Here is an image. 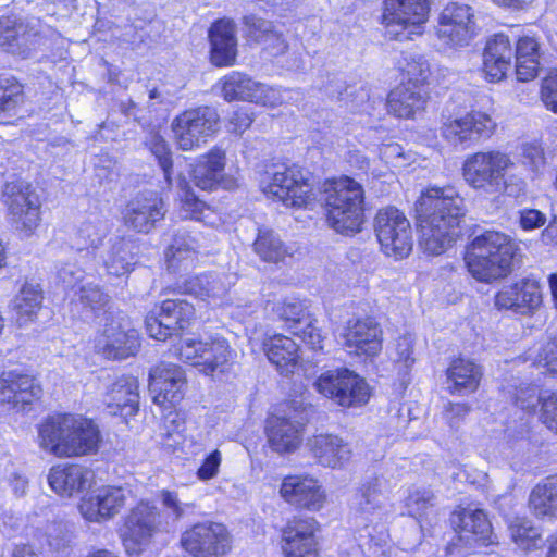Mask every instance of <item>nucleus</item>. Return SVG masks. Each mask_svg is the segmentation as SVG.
Returning a JSON list of instances; mask_svg holds the SVG:
<instances>
[{"instance_id": "nucleus-22", "label": "nucleus", "mask_w": 557, "mask_h": 557, "mask_svg": "<svg viewBox=\"0 0 557 557\" xmlns=\"http://www.w3.org/2000/svg\"><path fill=\"white\" fill-rule=\"evenodd\" d=\"M129 491L116 486H102L86 494L79 503V512L90 522L111 519L124 507Z\"/></svg>"}, {"instance_id": "nucleus-25", "label": "nucleus", "mask_w": 557, "mask_h": 557, "mask_svg": "<svg viewBox=\"0 0 557 557\" xmlns=\"http://www.w3.org/2000/svg\"><path fill=\"white\" fill-rule=\"evenodd\" d=\"M236 276L228 273H205L199 275L181 274L176 288L184 294L193 295L208 302L222 299L230 287L235 284Z\"/></svg>"}, {"instance_id": "nucleus-38", "label": "nucleus", "mask_w": 557, "mask_h": 557, "mask_svg": "<svg viewBox=\"0 0 557 557\" xmlns=\"http://www.w3.org/2000/svg\"><path fill=\"white\" fill-rule=\"evenodd\" d=\"M447 389L450 394L466 395L478 389L482 377L481 367L465 358L451 361L446 371Z\"/></svg>"}, {"instance_id": "nucleus-4", "label": "nucleus", "mask_w": 557, "mask_h": 557, "mask_svg": "<svg viewBox=\"0 0 557 557\" xmlns=\"http://www.w3.org/2000/svg\"><path fill=\"white\" fill-rule=\"evenodd\" d=\"M516 250V244L508 235L497 231H486L471 242L467 248L465 261L474 278L491 282L510 272Z\"/></svg>"}, {"instance_id": "nucleus-32", "label": "nucleus", "mask_w": 557, "mask_h": 557, "mask_svg": "<svg viewBox=\"0 0 557 557\" xmlns=\"http://www.w3.org/2000/svg\"><path fill=\"white\" fill-rule=\"evenodd\" d=\"M496 124L492 119L482 112H471L462 117H447L443 122L442 134L446 139L458 137V139L490 138Z\"/></svg>"}, {"instance_id": "nucleus-41", "label": "nucleus", "mask_w": 557, "mask_h": 557, "mask_svg": "<svg viewBox=\"0 0 557 557\" xmlns=\"http://www.w3.org/2000/svg\"><path fill=\"white\" fill-rule=\"evenodd\" d=\"M529 509L541 520H557V475L537 483L529 495Z\"/></svg>"}, {"instance_id": "nucleus-51", "label": "nucleus", "mask_w": 557, "mask_h": 557, "mask_svg": "<svg viewBox=\"0 0 557 557\" xmlns=\"http://www.w3.org/2000/svg\"><path fill=\"white\" fill-rule=\"evenodd\" d=\"M76 295L85 310L95 315H99L100 313H108V315H110L111 312L107 309L110 297L103 293L98 285L92 283L83 284L79 286Z\"/></svg>"}, {"instance_id": "nucleus-1", "label": "nucleus", "mask_w": 557, "mask_h": 557, "mask_svg": "<svg viewBox=\"0 0 557 557\" xmlns=\"http://www.w3.org/2000/svg\"><path fill=\"white\" fill-rule=\"evenodd\" d=\"M419 246L433 256L442 255L458 234L465 215L463 199L454 188H429L416 202Z\"/></svg>"}, {"instance_id": "nucleus-26", "label": "nucleus", "mask_w": 557, "mask_h": 557, "mask_svg": "<svg viewBox=\"0 0 557 557\" xmlns=\"http://www.w3.org/2000/svg\"><path fill=\"white\" fill-rule=\"evenodd\" d=\"M317 531L318 523L313 518L289 521L282 532L284 556L318 557Z\"/></svg>"}, {"instance_id": "nucleus-30", "label": "nucleus", "mask_w": 557, "mask_h": 557, "mask_svg": "<svg viewBox=\"0 0 557 557\" xmlns=\"http://www.w3.org/2000/svg\"><path fill=\"white\" fill-rule=\"evenodd\" d=\"M219 115L210 107L186 110L172 122V131L178 139L186 136L198 138L212 136L218 129Z\"/></svg>"}, {"instance_id": "nucleus-31", "label": "nucleus", "mask_w": 557, "mask_h": 557, "mask_svg": "<svg viewBox=\"0 0 557 557\" xmlns=\"http://www.w3.org/2000/svg\"><path fill=\"white\" fill-rule=\"evenodd\" d=\"M313 458L323 467L332 469L344 468L351 459L352 449L348 442L331 434H317L308 441Z\"/></svg>"}, {"instance_id": "nucleus-2", "label": "nucleus", "mask_w": 557, "mask_h": 557, "mask_svg": "<svg viewBox=\"0 0 557 557\" xmlns=\"http://www.w3.org/2000/svg\"><path fill=\"white\" fill-rule=\"evenodd\" d=\"M101 435L90 419L70 413L47 417L38 425V445L58 458L83 457L99 449Z\"/></svg>"}, {"instance_id": "nucleus-23", "label": "nucleus", "mask_w": 557, "mask_h": 557, "mask_svg": "<svg viewBox=\"0 0 557 557\" xmlns=\"http://www.w3.org/2000/svg\"><path fill=\"white\" fill-rule=\"evenodd\" d=\"M41 396V387L36 380L17 371L0 375V403L14 411H24Z\"/></svg>"}, {"instance_id": "nucleus-54", "label": "nucleus", "mask_w": 557, "mask_h": 557, "mask_svg": "<svg viewBox=\"0 0 557 557\" xmlns=\"http://www.w3.org/2000/svg\"><path fill=\"white\" fill-rule=\"evenodd\" d=\"M400 69L408 77L407 85L416 86L424 83L430 72L426 59L417 53H406L400 62Z\"/></svg>"}, {"instance_id": "nucleus-42", "label": "nucleus", "mask_w": 557, "mask_h": 557, "mask_svg": "<svg viewBox=\"0 0 557 557\" xmlns=\"http://www.w3.org/2000/svg\"><path fill=\"white\" fill-rule=\"evenodd\" d=\"M458 520L460 540L482 546L492 542V525L483 510L462 509Z\"/></svg>"}, {"instance_id": "nucleus-59", "label": "nucleus", "mask_w": 557, "mask_h": 557, "mask_svg": "<svg viewBox=\"0 0 557 557\" xmlns=\"http://www.w3.org/2000/svg\"><path fill=\"white\" fill-rule=\"evenodd\" d=\"M534 362L544 367L548 374L557 377V339L546 342L537 350Z\"/></svg>"}, {"instance_id": "nucleus-57", "label": "nucleus", "mask_w": 557, "mask_h": 557, "mask_svg": "<svg viewBox=\"0 0 557 557\" xmlns=\"http://www.w3.org/2000/svg\"><path fill=\"white\" fill-rule=\"evenodd\" d=\"M512 397L517 406H519L523 410L534 411L536 406L541 404L543 405V399L547 398V396L539 395L537 387L530 384L520 385L516 387V392ZM542 412L540 413V416Z\"/></svg>"}, {"instance_id": "nucleus-39", "label": "nucleus", "mask_w": 557, "mask_h": 557, "mask_svg": "<svg viewBox=\"0 0 557 557\" xmlns=\"http://www.w3.org/2000/svg\"><path fill=\"white\" fill-rule=\"evenodd\" d=\"M263 347L269 361L281 374L288 375L297 368L300 359L299 346L290 337L274 335L264 342Z\"/></svg>"}, {"instance_id": "nucleus-27", "label": "nucleus", "mask_w": 557, "mask_h": 557, "mask_svg": "<svg viewBox=\"0 0 557 557\" xmlns=\"http://www.w3.org/2000/svg\"><path fill=\"white\" fill-rule=\"evenodd\" d=\"M281 496L290 505L311 511L323 508L326 494L319 481L309 475H288L280 488Z\"/></svg>"}, {"instance_id": "nucleus-13", "label": "nucleus", "mask_w": 557, "mask_h": 557, "mask_svg": "<svg viewBox=\"0 0 557 557\" xmlns=\"http://www.w3.org/2000/svg\"><path fill=\"white\" fill-rule=\"evenodd\" d=\"M181 545L193 557H224L232 548V539L224 524L203 521L182 533Z\"/></svg>"}, {"instance_id": "nucleus-10", "label": "nucleus", "mask_w": 557, "mask_h": 557, "mask_svg": "<svg viewBox=\"0 0 557 557\" xmlns=\"http://www.w3.org/2000/svg\"><path fill=\"white\" fill-rule=\"evenodd\" d=\"M510 165V159L504 153H475L463 163V177L474 189L490 195L500 194L509 188L505 173Z\"/></svg>"}, {"instance_id": "nucleus-47", "label": "nucleus", "mask_w": 557, "mask_h": 557, "mask_svg": "<svg viewBox=\"0 0 557 557\" xmlns=\"http://www.w3.org/2000/svg\"><path fill=\"white\" fill-rule=\"evenodd\" d=\"M158 498L162 506L161 519L166 531L174 528L181 519L196 508L195 503L183 502L176 490L162 488L159 491Z\"/></svg>"}, {"instance_id": "nucleus-40", "label": "nucleus", "mask_w": 557, "mask_h": 557, "mask_svg": "<svg viewBox=\"0 0 557 557\" xmlns=\"http://www.w3.org/2000/svg\"><path fill=\"white\" fill-rule=\"evenodd\" d=\"M424 104L425 97L421 87L405 84L389 92L386 103L388 112L399 119L414 117L416 113L424 109Z\"/></svg>"}, {"instance_id": "nucleus-9", "label": "nucleus", "mask_w": 557, "mask_h": 557, "mask_svg": "<svg viewBox=\"0 0 557 557\" xmlns=\"http://www.w3.org/2000/svg\"><path fill=\"white\" fill-rule=\"evenodd\" d=\"M140 348V336L123 317H106L104 325L94 338L96 354L109 360H122L135 356Z\"/></svg>"}, {"instance_id": "nucleus-8", "label": "nucleus", "mask_w": 557, "mask_h": 557, "mask_svg": "<svg viewBox=\"0 0 557 557\" xmlns=\"http://www.w3.org/2000/svg\"><path fill=\"white\" fill-rule=\"evenodd\" d=\"M315 389L342 407H359L368 403L370 387L366 380L346 368L323 372L314 382Z\"/></svg>"}, {"instance_id": "nucleus-11", "label": "nucleus", "mask_w": 557, "mask_h": 557, "mask_svg": "<svg viewBox=\"0 0 557 557\" xmlns=\"http://www.w3.org/2000/svg\"><path fill=\"white\" fill-rule=\"evenodd\" d=\"M375 233L382 251L400 260L409 256L413 246L412 228L405 214L395 207L379 210Z\"/></svg>"}, {"instance_id": "nucleus-64", "label": "nucleus", "mask_w": 557, "mask_h": 557, "mask_svg": "<svg viewBox=\"0 0 557 557\" xmlns=\"http://www.w3.org/2000/svg\"><path fill=\"white\" fill-rule=\"evenodd\" d=\"M541 421L557 434V393H552L543 399Z\"/></svg>"}, {"instance_id": "nucleus-63", "label": "nucleus", "mask_w": 557, "mask_h": 557, "mask_svg": "<svg viewBox=\"0 0 557 557\" xmlns=\"http://www.w3.org/2000/svg\"><path fill=\"white\" fill-rule=\"evenodd\" d=\"M149 150L158 159L159 165L163 170L164 177L170 184V174L172 170L171 149L166 141H149Z\"/></svg>"}, {"instance_id": "nucleus-53", "label": "nucleus", "mask_w": 557, "mask_h": 557, "mask_svg": "<svg viewBox=\"0 0 557 557\" xmlns=\"http://www.w3.org/2000/svg\"><path fill=\"white\" fill-rule=\"evenodd\" d=\"M434 494L430 488L412 487L408 491L405 507L409 516L420 519L434 506Z\"/></svg>"}, {"instance_id": "nucleus-17", "label": "nucleus", "mask_w": 557, "mask_h": 557, "mask_svg": "<svg viewBox=\"0 0 557 557\" xmlns=\"http://www.w3.org/2000/svg\"><path fill=\"white\" fill-rule=\"evenodd\" d=\"M223 98L231 101H249L275 107L281 103L277 89L253 81L249 75L233 71L220 79Z\"/></svg>"}, {"instance_id": "nucleus-50", "label": "nucleus", "mask_w": 557, "mask_h": 557, "mask_svg": "<svg viewBox=\"0 0 557 557\" xmlns=\"http://www.w3.org/2000/svg\"><path fill=\"white\" fill-rule=\"evenodd\" d=\"M508 529L511 540L522 550L535 549L542 544L540 530L527 518H515Z\"/></svg>"}, {"instance_id": "nucleus-29", "label": "nucleus", "mask_w": 557, "mask_h": 557, "mask_svg": "<svg viewBox=\"0 0 557 557\" xmlns=\"http://www.w3.org/2000/svg\"><path fill=\"white\" fill-rule=\"evenodd\" d=\"M225 153L214 148L202 156L193 169V181L202 190H212L218 186L231 189L235 186L233 177L224 175Z\"/></svg>"}, {"instance_id": "nucleus-5", "label": "nucleus", "mask_w": 557, "mask_h": 557, "mask_svg": "<svg viewBox=\"0 0 557 557\" xmlns=\"http://www.w3.org/2000/svg\"><path fill=\"white\" fill-rule=\"evenodd\" d=\"M308 175L307 171L296 164L281 165L268 173L261 182V188L268 197L286 207L307 208L315 199Z\"/></svg>"}, {"instance_id": "nucleus-35", "label": "nucleus", "mask_w": 557, "mask_h": 557, "mask_svg": "<svg viewBox=\"0 0 557 557\" xmlns=\"http://www.w3.org/2000/svg\"><path fill=\"white\" fill-rule=\"evenodd\" d=\"M209 38L212 63L220 67L233 65L237 55L234 23L230 20L215 22L209 30Z\"/></svg>"}, {"instance_id": "nucleus-55", "label": "nucleus", "mask_w": 557, "mask_h": 557, "mask_svg": "<svg viewBox=\"0 0 557 557\" xmlns=\"http://www.w3.org/2000/svg\"><path fill=\"white\" fill-rule=\"evenodd\" d=\"M278 318L289 324V327L308 320L306 306L302 301L287 298L275 307Z\"/></svg>"}, {"instance_id": "nucleus-33", "label": "nucleus", "mask_w": 557, "mask_h": 557, "mask_svg": "<svg viewBox=\"0 0 557 557\" xmlns=\"http://www.w3.org/2000/svg\"><path fill=\"white\" fill-rule=\"evenodd\" d=\"M103 403L110 414L134 416L138 410V382L133 376L116 380L104 395Z\"/></svg>"}, {"instance_id": "nucleus-44", "label": "nucleus", "mask_w": 557, "mask_h": 557, "mask_svg": "<svg viewBox=\"0 0 557 557\" xmlns=\"http://www.w3.org/2000/svg\"><path fill=\"white\" fill-rule=\"evenodd\" d=\"M42 289L38 283L25 282L12 300V310L20 325L32 322L42 306Z\"/></svg>"}, {"instance_id": "nucleus-18", "label": "nucleus", "mask_w": 557, "mask_h": 557, "mask_svg": "<svg viewBox=\"0 0 557 557\" xmlns=\"http://www.w3.org/2000/svg\"><path fill=\"white\" fill-rule=\"evenodd\" d=\"M166 208L156 191L136 195L126 205L122 215L124 225L134 232L148 234L165 216Z\"/></svg>"}, {"instance_id": "nucleus-37", "label": "nucleus", "mask_w": 557, "mask_h": 557, "mask_svg": "<svg viewBox=\"0 0 557 557\" xmlns=\"http://www.w3.org/2000/svg\"><path fill=\"white\" fill-rule=\"evenodd\" d=\"M267 434L273 450L289 453L301 443V424L290 418L272 416L268 420Z\"/></svg>"}, {"instance_id": "nucleus-12", "label": "nucleus", "mask_w": 557, "mask_h": 557, "mask_svg": "<svg viewBox=\"0 0 557 557\" xmlns=\"http://www.w3.org/2000/svg\"><path fill=\"white\" fill-rule=\"evenodd\" d=\"M429 11L428 0H384L383 23L386 33L396 40L420 35Z\"/></svg>"}, {"instance_id": "nucleus-58", "label": "nucleus", "mask_w": 557, "mask_h": 557, "mask_svg": "<svg viewBox=\"0 0 557 557\" xmlns=\"http://www.w3.org/2000/svg\"><path fill=\"white\" fill-rule=\"evenodd\" d=\"M244 25L247 29V34L250 38L256 41L263 42L268 39L269 35L272 34L278 26L272 22L267 21L256 15H248L244 17Z\"/></svg>"}, {"instance_id": "nucleus-6", "label": "nucleus", "mask_w": 557, "mask_h": 557, "mask_svg": "<svg viewBox=\"0 0 557 557\" xmlns=\"http://www.w3.org/2000/svg\"><path fill=\"white\" fill-rule=\"evenodd\" d=\"M1 199L13 227L24 237L32 236L41 221L40 197L32 184L23 180L7 182Z\"/></svg>"}, {"instance_id": "nucleus-3", "label": "nucleus", "mask_w": 557, "mask_h": 557, "mask_svg": "<svg viewBox=\"0 0 557 557\" xmlns=\"http://www.w3.org/2000/svg\"><path fill=\"white\" fill-rule=\"evenodd\" d=\"M364 190L349 176H341L324 183V203L330 227L343 235L361 231L364 218Z\"/></svg>"}, {"instance_id": "nucleus-16", "label": "nucleus", "mask_w": 557, "mask_h": 557, "mask_svg": "<svg viewBox=\"0 0 557 557\" xmlns=\"http://www.w3.org/2000/svg\"><path fill=\"white\" fill-rule=\"evenodd\" d=\"M195 317L193 305L183 299L164 300L158 313L151 312L146 318V330L150 337L166 341L178 331L189 326Z\"/></svg>"}, {"instance_id": "nucleus-56", "label": "nucleus", "mask_w": 557, "mask_h": 557, "mask_svg": "<svg viewBox=\"0 0 557 557\" xmlns=\"http://www.w3.org/2000/svg\"><path fill=\"white\" fill-rule=\"evenodd\" d=\"M414 338L411 334H405L396 341L395 362L399 366V371L407 374L416 362L413 357Z\"/></svg>"}, {"instance_id": "nucleus-15", "label": "nucleus", "mask_w": 557, "mask_h": 557, "mask_svg": "<svg viewBox=\"0 0 557 557\" xmlns=\"http://www.w3.org/2000/svg\"><path fill=\"white\" fill-rule=\"evenodd\" d=\"M437 37L451 48L468 46L475 34L474 10L466 3L451 2L438 18Z\"/></svg>"}, {"instance_id": "nucleus-52", "label": "nucleus", "mask_w": 557, "mask_h": 557, "mask_svg": "<svg viewBox=\"0 0 557 557\" xmlns=\"http://www.w3.org/2000/svg\"><path fill=\"white\" fill-rule=\"evenodd\" d=\"M178 187L182 191L181 195V210L180 214L183 219H191L203 221L208 218L210 209L205 202L199 200L188 186V183L182 178L180 180Z\"/></svg>"}, {"instance_id": "nucleus-20", "label": "nucleus", "mask_w": 557, "mask_h": 557, "mask_svg": "<svg viewBox=\"0 0 557 557\" xmlns=\"http://www.w3.org/2000/svg\"><path fill=\"white\" fill-rule=\"evenodd\" d=\"M186 386L185 372L177 364L161 362L149 373V388L153 403L166 407L183 399Z\"/></svg>"}, {"instance_id": "nucleus-49", "label": "nucleus", "mask_w": 557, "mask_h": 557, "mask_svg": "<svg viewBox=\"0 0 557 557\" xmlns=\"http://www.w3.org/2000/svg\"><path fill=\"white\" fill-rule=\"evenodd\" d=\"M253 251L267 262H278L287 255V248L280 236L271 228L258 230L253 242Z\"/></svg>"}, {"instance_id": "nucleus-24", "label": "nucleus", "mask_w": 557, "mask_h": 557, "mask_svg": "<svg viewBox=\"0 0 557 557\" xmlns=\"http://www.w3.org/2000/svg\"><path fill=\"white\" fill-rule=\"evenodd\" d=\"M95 472L81 463H59L48 473V484L62 497H73L87 492L95 484Z\"/></svg>"}, {"instance_id": "nucleus-45", "label": "nucleus", "mask_w": 557, "mask_h": 557, "mask_svg": "<svg viewBox=\"0 0 557 557\" xmlns=\"http://www.w3.org/2000/svg\"><path fill=\"white\" fill-rule=\"evenodd\" d=\"M516 73L521 82H529L537 75L540 45L535 37L521 36L516 44Z\"/></svg>"}, {"instance_id": "nucleus-62", "label": "nucleus", "mask_w": 557, "mask_h": 557, "mask_svg": "<svg viewBox=\"0 0 557 557\" xmlns=\"http://www.w3.org/2000/svg\"><path fill=\"white\" fill-rule=\"evenodd\" d=\"M221 462L222 454L219 449H214L203 459L198 468L196 472L197 478L202 482L214 479L219 474Z\"/></svg>"}, {"instance_id": "nucleus-19", "label": "nucleus", "mask_w": 557, "mask_h": 557, "mask_svg": "<svg viewBox=\"0 0 557 557\" xmlns=\"http://www.w3.org/2000/svg\"><path fill=\"white\" fill-rule=\"evenodd\" d=\"M343 339L349 354L374 358L382 350L383 330L373 318L350 319L346 323Z\"/></svg>"}, {"instance_id": "nucleus-7", "label": "nucleus", "mask_w": 557, "mask_h": 557, "mask_svg": "<svg viewBox=\"0 0 557 557\" xmlns=\"http://www.w3.org/2000/svg\"><path fill=\"white\" fill-rule=\"evenodd\" d=\"M176 354L182 361L191 364L207 375L224 372L236 358L235 350L221 336H212L206 341L191 337L182 338Z\"/></svg>"}, {"instance_id": "nucleus-48", "label": "nucleus", "mask_w": 557, "mask_h": 557, "mask_svg": "<svg viewBox=\"0 0 557 557\" xmlns=\"http://www.w3.org/2000/svg\"><path fill=\"white\" fill-rule=\"evenodd\" d=\"M24 102L23 85L13 76L0 75V123L14 116Z\"/></svg>"}, {"instance_id": "nucleus-36", "label": "nucleus", "mask_w": 557, "mask_h": 557, "mask_svg": "<svg viewBox=\"0 0 557 557\" xmlns=\"http://www.w3.org/2000/svg\"><path fill=\"white\" fill-rule=\"evenodd\" d=\"M110 231L109 221L100 213L91 212L83 218L75 233L79 258L95 255Z\"/></svg>"}, {"instance_id": "nucleus-28", "label": "nucleus", "mask_w": 557, "mask_h": 557, "mask_svg": "<svg viewBox=\"0 0 557 557\" xmlns=\"http://www.w3.org/2000/svg\"><path fill=\"white\" fill-rule=\"evenodd\" d=\"M384 482L379 478L364 481L355 493L351 508L364 523L382 520L387 513Z\"/></svg>"}, {"instance_id": "nucleus-61", "label": "nucleus", "mask_w": 557, "mask_h": 557, "mask_svg": "<svg viewBox=\"0 0 557 557\" xmlns=\"http://www.w3.org/2000/svg\"><path fill=\"white\" fill-rule=\"evenodd\" d=\"M541 99L546 109L557 113V70L550 71L544 77L541 87Z\"/></svg>"}, {"instance_id": "nucleus-21", "label": "nucleus", "mask_w": 557, "mask_h": 557, "mask_svg": "<svg viewBox=\"0 0 557 557\" xmlns=\"http://www.w3.org/2000/svg\"><path fill=\"white\" fill-rule=\"evenodd\" d=\"M542 305V292L535 278L525 277L504 286L495 295V307L521 315L533 314Z\"/></svg>"}, {"instance_id": "nucleus-46", "label": "nucleus", "mask_w": 557, "mask_h": 557, "mask_svg": "<svg viewBox=\"0 0 557 557\" xmlns=\"http://www.w3.org/2000/svg\"><path fill=\"white\" fill-rule=\"evenodd\" d=\"M196 248L195 238L186 233L176 234L165 252L168 270L175 273L193 268L197 259Z\"/></svg>"}, {"instance_id": "nucleus-60", "label": "nucleus", "mask_w": 557, "mask_h": 557, "mask_svg": "<svg viewBox=\"0 0 557 557\" xmlns=\"http://www.w3.org/2000/svg\"><path fill=\"white\" fill-rule=\"evenodd\" d=\"M57 274L65 288H74L82 283L85 270L78 265V260H74L62 263Z\"/></svg>"}, {"instance_id": "nucleus-43", "label": "nucleus", "mask_w": 557, "mask_h": 557, "mask_svg": "<svg viewBox=\"0 0 557 557\" xmlns=\"http://www.w3.org/2000/svg\"><path fill=\"white\" fill-rule=\"evenodd\" d=\"M135 245L131 239L116 237L102 256V262L110 275L122 276L129 273L136 264Z\"/></svg>"}, {"instance_id": "nucleus-34", "label": "nucleus", "mask_w": 557, "mask_h": 557, "mask_svg": "<svg viewBox=\"0 0 557 557\" xmlns=\"http://www.w3.org/2000/svg\"><path fill=\"white\" fill-rule=\"evenodd\" d=\"M512 48L509 37L505 34H496L487 40L483 53V72L490 82L502 81L512 59Z\"/></svg>"}, {"instance_id": "nucleus-14", "label": "nucleus", "mask_w": 557, "mask_h": 557, "mask_svg": "<svg viewBox=\"0 0 557 557\" xmlns=\"http://www.w3.org/2000/svg\"><path fill=\"white\" fill-rule=\"evenodd\" d=\"M160 531H166L161 512L149 503H139L132 509L125 521L123 544L129 555L141 552L150 539Z\"/></svg>"}]
</instances>
